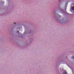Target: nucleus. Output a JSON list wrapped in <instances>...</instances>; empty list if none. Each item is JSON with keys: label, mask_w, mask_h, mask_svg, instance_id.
Segmentation results:
<instances>
[{"label": "nucleus", "mask_w": 74, "mask_h": 74, "mask_svg": "<svg viewBox=\"0 0 74 74\" xmlns=\"http://www.w3.org/2000/svg\"><path fill=\"white\" fill-rule=\"evenodd\" d=\"M72 10H74V7H72Z\"/></svg>", "instance_id": "1"}, {"label": "nucleus", "mask_w": 74, "mask_h": 74, "mask_svg": "<svg viewBox=\"0 0 74 74\" xmlns=\"http://www.w3.org/2000/svg\"><path fill=\"white\" fill-rule=\"evenodd\" d=\"M72 59H74V56H73L72 58Z\"/></svg>", "instance_id": "2"}, {"label": "nucleus", "mask_w": 74, "mask_h": 74, "mask_svg": "<svg viewBox=\"0 0 74 74\" xmlns=\"http://www.w3.org/2000/svg\"><path fill=\"white\" fill-rule=\"evenodd\" d=\"M17 33H19V31H17Z\"/></svg>", "instance_id": "3"}, {"label": "nucleus", "mask_w": 74, "mask_h": 74, "mask_svg": "<svg viewBox=\"0 0 74 74\" xmlns=\"http://www.w3.org/2000/svg\"><path fill=\"white\" fill-rule=\"evenodd\" d=\"M61 1L60 0H59V1Z\"/></svg>", "instance_id": "4"}, {"label": "nucleus", "mask_w": 74, "mask_h": 74, "mask_svg": "<svg viewBox=\"0 0 74 74\" xmlns=\"http://www.w3.org/2000/svg\"><path fill=\"white\" fill-rule=\"evenodd\" d=\"M14 24H16V23H14Z\"/></svg>", "instance_id": "5"}]
</instances>
